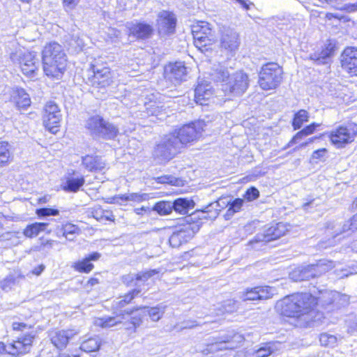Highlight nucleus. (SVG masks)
Segmentation results:
<instances>
[{
    "label": "nucleus",
    "mask_w": 357,
    "mask_h": 357,
    "mask_svg": "<svg viewBox=\"0 0 357 357\" xmlns=\"http://www.w3.org/2000/svg\"><path fill=\"white\" fill-rule=\"evenodd\" d=\"M349 228L351 229V231L354 232L357 230V213L349 220H348Z\"/></svg>",
    "instance_id": "64"
},
{
    "label": "nucleus",
    "mask_w": 357,
    "mask_h": 357,
    "mask_svg": "<svg viewBox=\"0 0 357 357\" xmlns=\"http://www.w3.org/2000/svg\"><path fill=\"white\" fill-rule=\"evenodd\" d=\"M173 207L174 205L170 202H160L154 206L153 210L160 215H168L172 211Z\"/></svg>",
    "instance_id": "47"
},
{
    "label": "nucleus",
    "mask_w": 357,
    "mask_h": 357,
    "mask_svg": "<svg viewBox=\"0 0 357 357\" xmlns=\"http://www.w3.org/2000/svg\"><path fill=\"white\" fill-rule=\"evenodd\" d=\"M341 66L351 77H357V47H347L340 56Z\"/></svg>",
    "instance_id": "14"
},
{
    "label": "nucleus",
    "mask_w": 357,
    "mask_h": 357,
    "mask_svg": "<svg viewBox=\"0 0 357 357\" xmlns=\"http://www.w3.org/2000/svg\"><path fill=\"white\" fill-rule=\"evenodd\" d=\"M335 273L339 278H344L351 275L357 273V262L351 263L347 267L340 270H335Z\"/></svg>",
    "instance_id": "46"
},
{
    "label": "nucleus",
    "mask_w": 357,
    "mask_h": 357,
    "mask_svg": "<svg viewBox=\"0 0 357 357\" xmlns=\"http://www.w3.org/2000/svg\"><path fill=\"white\" fill-rule=\"evenodd\" d=\"M61 231L62 235L69 241H73L75 235L79 234V228L70 223L64 225L62 227Z\"/></svg>",
    "instance_id": "45"
},
{
    "label": "nucleus",
    "mask_w": 357,
    "mask_h": 357,
    "mask_svg": "<svg viewBox=\"0 0 357 357\" xmlns=\"http://www.w3.org/2000/svg\"><path fill=\"white\" fill-rule=\"evenodd\" d=\"M193 35L194 44L195 47L202 52H206L211 49L212 40L211 29L209 24L202 22L201 24L194 26L192 29Z\"/></svg>",
    "instance_id": "11"
},
{
    "label": "nucleus",
    "mask_w": 357,
    "mask_h": 357,
    "mask_svg": "<svg viewBox=\"0 0 357 357\" xmlns=\"http://www.w3.org/2000/svg\"><path fill=\"white\" fill-rule=\"evenodd\" d=\"M82 163L89 172L101 171L105 167V162L98 155H86L82 158Z\"/></svg>",
    "instance_id": "29"
},
{
    "label": "nucleus",
    "mask_w": 357,
    "mask_h": 357,
    "mask_svg": "<svg viewBox=\"0 0 357 357\" xmlns=\"http://www.w3.org/2000/svg\"><path fill=\"white\" fill-rule=\"evenodd\" d=\"M173 209L181 214H186L194 207L193 200L187 198H178L172 202Z\"/></svg>",
    "instance_id": "36"
},
{
    "label": "nucleus",
    "mask_w": 357,
    "mask_h": 357,
    "mask_svg": "<svg viewBox=\"0 0 357 357\" xmlns=\"http://www.w3.org/2000/svg\"><path fill=\"white\" fill-rule=\"evenodd\" d=\"M67 59L51 61L47 57L46 61H43V70L48 77L59 79L66 70Z\"/></svg>",
    "instance_id": "18"
},
{
    "label": "nucleus",
    "mask_w": 357,
    "mask_h": 357,
    "mask_svg": "<svg viewBox=\"0 0 357 357\" xmlns=\"http://www.w3.org/2000/svg\"><path fill=\"white\" fill-rule=\"evenodd\" d=\"M183 148L175 132L165 135L156 145L153 155L161 162L173 158Z\"/></svg>",
    "instance_id": "5"
},
{
    "label": "nucleus",
    "mask_w": 357,
    "mask_h": 357,
    "mask_svg": "<svg viewBox=\"0 0 357 357\" xmlns=\"http://www.w3.org/2000/svg\"><path fill=\"white\" fill-rule=\"evenodd\" d=\"M316 300L312 293H296L284 298L277 304L282 315L295 319V326L307 328L311 326Z\"/></svg>",
    "instance_id": "1"
},
{
    "label": "nucleus",
    "mask_w": 357,
    "mask_h": 357,
    "mask_svg": "<svg viewBox=\"0 0 357 357\" xmlns=\"http://www.w3.org/2000/svg\"><path fill=\"white\" fill-rule=\"evenodd\" d=\"M212 95L211 87L205 83H199L195 89V100L201 105H206L205 102Z\"/></svg>",
    "instance_id": "30"
},
{
    "label": "nucleus",
    "mask_w": 357,
    "mask_h": 357,
    "mask_svg": "<svg viewBox=\"0 0 357 357\" xmlns=\"http://www.w3.org/2000/svg\"><path fill=\"white\" fill-rule=\"evenodd\" d=\"M345 324L347 327V331L353 333L357 331V319L354 316H349L346 320Z\"/></svg>",
    "instance_id": "55"
},
{
    "label": "nucleus",
    "mask_w": 357,
    "mask_h": 357,
    "mask_svg": "<svg viewBox=\"0 0 357 357\" xmlns=\"http://www.w3.org/2000/svg\"><path fill=\"white\" fill-rule=\"evenodd\" d=\"M66 41L69 47L75 52L82 50L84 45V42L80 37V32L79 31H73Z\"/></svg>",
    "instance_id": "38"
},
{
    "label": "nucleus",
    "mask_w": 357,
    "mask_h": 357,
    "mask_svg": "<svg viewBox=\"0 0 357 357\" xmlns=\"http://www.w3.org/2000/svg\"><path fill=\"white\" fill-rule=\"evenodd\" d=\"M165 73L172 82H180L185 79L187 68L183 62L169 63L165 68Z\"/></svg>",
    "instance_id": "23"
},
{
    "label": "nucleus",
    "mask_w": 357,
    "mask_h": 357,
    "mask_svg": "<svg viewBox=\"0 0 357 357\" xmlns=\"http://www.w3.org/2000/svg\"><path fill=\"white\" fill-rule=\"evenodd\" d=\"M136 311H134L132 314L130 316V320L132 322V328H138L142 324L143 317L145 315V312H141L138 313H135Z\"/></svg>",
    "instance_id": "52"
},
{
    "label": "nucleus",
    "mask_w": 357,
    "mask_h": 357,
    "mask_svg": "<svg viewBox=\"0 0 357 357\" xmlns=\"http://www.w3.org/2000/svg\"><path fill=\"white\" fill-rule=\"evenodd\" d=\"M85 183L84 176L79 177L67 176L66 182L63 183V188L65 191L69 192H77Z\"/></svg>",
    "instance_id": "32"
},
{
    "label": "nucleus",
    "mask_w": 357,
    "mask_h": 357,
    "mask_svg": "<svg viewBox=\"0 0 357 357\" xmlns=\"http://www.w3.org/2000/svg\"><path fill=\"white\" fill-rule=\"evenodd\" d=\"M81 0H62L64 10L67 13L72 12L79 5Z\"/></svg>",
    "instance_id": "54"
},
{
    "label": "nucleus",
    "mask_w": 357,
    "mask_h": 357,
    "mask_svg": "<svg viewBox=\"0 0 357 357\" xmlns=\"http://www.w3.org/2000/svg\"><path fill=\"white\" fill-rule=\"evenodd\" d=\"M282 68L278 63H266L259 72V86L264 91L276 89L282 81Z\"/></svg>",
    "instance_id": "4"
},
{
    "label": "nucleus",
    "mask_w": 357,
    "mask_h": 357,
    "mask_svg": "<svg viewBox=\"0 0 357 357\" xmlns=\"http://www.w3.org/2000/svg\"><path fill=\"white\" fill-rule=\"evenodd\" d=\"M275 289L269 286H257L251 289L247 288V301L266 300L275 294Z\"/></svg>",
    "instance_id": "24"
},
{
    "label": "nucleus",
    "mask_w": 357,
    "mask_h": 357,
    "mask_svg": "<svg viewBox=\"0 0 357 357\" xmlns=\"http://www.w3.org/2000/svg\"><path fill=\"white\" fill-rule=\"evenodd\" d=\"M211 77L215 82L221 84V89L225 94L243 91L242 87L244 83V75L242 71L236 72L230 77V73L226 68L218 66L212 70Z\"/></svg>",
    "instance_id": "2"
},
{
    "label": "nucleus",
    "mask_w": 357,
    "mask_h": 357,
    "mask_svg": "<svg viewBox=\"0 0 357 357\" xmlns=\"http://www.w3.org/2000/svg\"><path fill=\"white\" fill-rule=\"evenodd\" d=\"M49 223L47 222H34L28 225L23 231V234L27 238H34L40 232L45 231L48 227Z\"/></svg>",
    "instance_id": "35"
},
{
    "label": "nucleus",
    "mask_w": 357,
    "mask_h": 357,
    "mask_svg": "<svg viewBox=\"0 0 357 357\" xmlns=\"http://www.w3.org/2000/svg\"><path fill=\"white\" fill-rule=\"evenodd\" d=\"M203 131L204 123L202 121L185 124L174 130L183 147L188 144L197 140Z\"/></svg>",
    "instance_id": "12"
},
{
    "label": "nucleus",
    "mask_w": 357,
    "mask_h": 357,
    "mask_svg": "<svg viewBox=\"0 0 357 357\" xmlns=\"http://www.w3.org/2000/svg\"><path fill=\"white\" fill-rule=\"evenodd\" d=\"M47 57H50L51 61L66 59L63 49L61 45L57 43H50L46 45L42 52L43 62L46 61Z\"/></svg>",
    "instance_id": "28"
},
{
    "label": "nucleus",
    "mask_w": 357,
    "mask_h": 357,
    "mask_svg": "<svg viewBox=\"0 0 357 357\" xmlns=\"http://www.w3.org/2000/svg\"><path fill=\"white\" fill-rule=\"evenodd\" d=\"M220 48L227 52H235L240 44L238 33L230 28L223 27L220 38Z\"/></svg>",
    "instance_id": "15"
},
{
    "label": "nucleus",
    "mask_w": 357,
    "mask_h": 357,
    "mask_svg": "<svg viewBox=\"0 0 357 357\" xmlns=\"http://www.w3.org/2000/svg\"><path fill=\"white\" fill-rule=\"evenodd\" d=\"M224 204H226L225 199H220L219 200L211 202L204 207L202 212L203 214L207 213L208 218L215 219L219 214V212L224 208Z\"/></svg>",
    "instance_id": "33"
},
{
    "label": "nucleus",
    "mask_w": 357,
    "mask_h": 357,
    "mask_svg": "<svg viewBox=\"0 0 357 357\" xmlns=\"http://www.w3.org/2000/svg\"><path fill=\"white\" fill-rule=\"evenodd\" d=\"M157 273L155 270H150L139 272L137 274L129 273L123 275L121 280L122 282L128 287H139Z\"/></svg>",
    "instance_id": "20"
},
{
    "label": "nucleus",
    "mask_w": 357,
    "mask_h": 357,
    "mask_svg": "<svg viewBox=\"0 0 357 357\" xmlns=\"http://www.w3.org/2000/svg\"><path fill=\"white\" fill-rule=\"evenodd\" d=\"M309 114L305 109H300L294 115L292 120L291 125L294 130L300 129L303 123L308 121Z\"/></svg>",
    "instance_id": "42"
},
{
    "label": "nucleus",
    "mask_w": 357,
    "mask_h": 357,
    "mask_svg": "<svg viewBox=\"0 0 357 357\" xmlns=\"http://www.w3.org/2000/svg\"><path fill=\"white\" fill-rule=\"evenodd\" d=\"M275 350V344L273 342H267L264 346L255 349L251 354V357H268Z\"/></svg>",
    "instance_id": "41"
},
{
    "label": "nucleus",
    "mask_w": 357,
    "mask_h": 357,
    "mask_svg": "<svg viewBox=\"0 0 357 357\" xmlns=\"http://www.w3.org/2000/svg\"><path fill=\"white\" fill-rule=\"evenodd\" d=\"M12 146L5 141H0V167L6 165L12 159Z\"/></svg>",
    "instance_id": "37"
},
{
    "label": "nucleus",
    "mask_w": 357,
    "mask_h": 357,
    "mask_svg": "<svg viewBox=\"0 0 357 357\" xmlns=\"http://www.w3.org/2000/svg\"><path fill=\"white\" fill-rule=\"evenodd\" d=\"M335 46L331 43L325 45L321 50L310 54L309 59L317 65H328L331 62L332 56L334 54Z\"/></svg>",
    "instance_id": "25"
},
{
    "label": "nucleus",
    "mask_w": 357,
    "mask_h": 357,
    "mask_svg": "<svg viewBox=\"0 0 357 357\" xmlns=\"http://www.w3.org/2000/svg\"><path fill=\"white\" fill-rule=\"evenodd\" d=\"M176 17L172 12L162 10L158 15L157 24L160 34H169L174 32Z\"/></svg>",
    "instance_id": "16"
},
{
    "label": "nucleus",
    "mask_w": 357,
    "mask_h": 357,
    "mask_svg": "<svg viewBox=\"0 0 357 357\" xmlns=\"http://www.w3.org/2000/svg\"><path fill=\"white\" fill-rule=\"evenodd\" d=\"M340 10H344L347 13H354L357 11V3H345L339 8Z\"/></svg>",
    "instance_id": "62"
},
{
    "label": "nucleus",
    "mask_w": 357,
    "mask_h": 357,
    "mask_svg": "<svg viewBox=\"0 0 357 357\" xmlns=\"http://www.w3.org/2000/svg\"><path fill=\"white\" fill-rule=\"evenodd\" d=\"M335 295V299L333 301V312L345 307L349 304L350 296L336 291Z\"/></svg>",
    "instance_id": "43"
},
{
    "label": "nucleus",
    "mask_w": 357,
    "mask_h": 357,
    "mask_svg": "<svg viewBox=\"0 0 357 357\" xmlns=\"http://www.w3.org/2000/svg\"><path fill=\"white\" fill-rule=\"evenodd\" d=\"M166 309V306H163L162 305H158L155 307H134L131 310L139 311L140 310H143L145 312V315L148 314L151 319L153 321H158L161 319L163 314L165 313Z\"/></svg>",
    "instance_id": "31"
},
{
    "label": "nucleus",
    "mask_w": 357,
    "mask_h": 357,
    "mask_svg": "<svg viewBox=\"0 0 357 357\" xmlns=\"http://www.w3.org/2000/svg\"><path fill=\"white\" fill-rule=\"evenodd\" d=\"M318 295L316 291L311 292L312 296L316 300L315 306L320 305L327 312H333V301L335 299V294L336 291H331L327 289H317Z\"/></svg>",
    "instance_id": "19"
},
{
    "label": "nucleus",
    "mask_w": 357,
    "mask_h": 357,
    "mask_svg": "<svg viewBox=\"0 0 357 357\" xmlns=\"http://www.w3.org/2000/svg\"><path fill=\"white\" fill-rule=\"evenodd\" d=\"M264 174L260 168H255L254 170L247 172V182L255 180Z\"/></svg>",
    "instance_id": "60"
},
{
    "label": "nucleus",
    "mask_w": 357,
    "mask_h": 357,
    "mask_svg": "<svg viewBox=\"0 0 357 357\" xmlns=\"http://www.w3.org/2000/svg\"><path fill=\"white\" fill-rule=\"evenodd\" d=\"M307 136L306 133H305L304 130L302 129L300 131H298L289 142V143L287 144V146L284 147V149H286L288 147H290L293 144L297 143L299 140L303 139L304 137Z\"/></svg>",
    "instance_id": "59"
},
{
    "label": "nucleus",
    "mask_w": 357,
    "mask_h": 357,
    "mask_svg": "<svg viewBox=\"0 0 357 357\" xmlns=\"http://www.w3.org/2000/svg\"><path fill=\"white\" fill-rule=\"evenodd\" d=\"M212 347L215 350L232 349L235 347L233 342L229 340L216 342Z\"/></svg>",
    "instance_id": "53"
},
{
    "label": "nucleus",
    "mask_w": 357,
    "mask_h": 357,
    "mask_svg": "<svg viewBox=\"0 0 357 357\" xmlns=\"http://www.w3.org/2000/svg\"><path fill=\"white\" fill-rule=\"evenodd\" d=\"M319 341L322 346L333 347L336 345L337 337L333 335L322 333L320 335Z\"/></svg>",
    "instance_id": "48"
},
{
    "label": "nucleus",
    "mask_w": 357,
    "mask_h": 357,
    "mask_svg": "<svg viewBox=\"0 0 357 357\" xmlns=\"http://www.w3.org/2000/svg\"><path fill=\"white\" fill-rule=\"evenodd\" d=\"M324 135H328L334 146L342 149L354 141L357 136V125L339 126Z\"/></svg>",
    "instance_id": "7"
},
{
    "label": "nucleus",
    "mask_w": 357,
    "mask_h": 357,
    "mask_svg": "<svg viewBox=\"0 0 357 357\" xmlns=\"http://www.w3.org/2000/svg\"><path fill=\"white\" fill-rule=\"evenodd\" d=\"M19 231H6L0 234V243H6L8 246H16L20 243Z\"/></svg>",
    "instance_id": "40"
},
{
    "label": "nucleus",
    "mask_w": 357,
    "mask_h": 357,
    "mask_svg": "<svg viewBox=\"0 0 357 357\" xmlns=\"http://www.w3.org/2000/svg\"><path fill=\"white\" fill-rule=\"evenodd\" d=\"M128 35L137 40H146L149 38L153 32L151 25L144 22L132 23L128 25Z\"/></svg>",
    "instance_id": "21"
},
{
    "label": "nucleus",
    "mask_w": 357,
    "mask_h": 357,
    "mask_svg": "<svg viewBox=\"0 0 357 357\" xmlns=\"http://www.w3.org/2000/svg\"><path fill=\"white\" fill-rule=\"evenodd\" d=\"M36 213L39 217L56 216L59 214V211L56 208H41L37 209Z\"/></svg>",
    "instance_id": "51"
},
{
    "label": "nucleus",
    "mask_w": 357,
    "mask_h": 357,
    "mask_svg": "<svg viewBox=\"0 0 357 357\" xmlns=\"http://www.w3.org/2000/svg\"><path fill=\"white\" fill-rule=\"evenodd\" d=\"M13 100L18 109H26L31 105L29 95L21 88L16 89Z\"/></svg>",
    "instance_id": "34"
},
{
    "label": "nucleus",
    "mask_w": 357,
    "mask_h": 357,
    "mask_svg": "<svg viewBox=\"0 0 357 357\" xmlns=\"http://www.w3.org/2000/svg\"><path fill=\"white\" fill-rule=\"evenodd\" d=\"M76 334L77 332L73 330H61L50 332L49 336L54 346L61 350L66 347L69 340Z\"/></svg>",
    "instance_id": "22"
},
{
    "label": "nucleus",
    "mask_w": 357,
    "mask_h": 357,
    "mask_svg": "<svg viewBox=\"0 0 357 357\" xmlns=\"http://www.w3.org/2000/svg\"><path fill=\"white\" fill-rule=\"evenodd\" d=\"M287 231V229L282 222L276 223L264 229L263 233H258L253 238L249 240L247 246L259 250L266 243L280 238Z\"/></svg>",
    "instance_id": "8"
},
{
    "label": "nucleus",
    "mask_w": 357,
    "mask_h": 357,
    "mask_svg": "<svg viewBox=\"0 0 357 357\" xmlns=\"http://www.w3.org/2000/svg\"><path fill=\"white\" fill-rule=\"evenodd\" d=\"M321 126V123H318L316 122H313L310 123V125L306 126L303 128L305 133H306L308 135L312 134L314 132V131L317 130V128H319Z\"/></svg>",
    "instance_id": "61"
},
{
    "label": "nucleus",
    "mask_w": 357,
    "mask_h": 357,
    "mask_svg": "<svg viewBox=\"0 0 357 357\" xmlns=\"http://www.w3.org/2000/svg\"><path fill=\"white\" fill-rule=\"evenodd\" d=\"M259 197V191L254 186L247 188V202L257 199Z\"/></svg>",
    "instance_id": "58"
},
{
    "label": "nucleus",
    "mask_w": 357,
    "mask_h": 357,
    "mask_svg": "<svg viewBox=\"0 0 357 357\" xmlns=\"http://www.w3.org/2000/svg\"><path fill=\"white\" fill-rule=\"evenodd\" d=\"M226 204H224V206H229L231 209L234 211V213L238 212L241 207L243 206V199H235L232 202L229 203V202H227L225 200Z\"/></svg>",
    "instance_id": "57"
},
{
    "label": "nucleus",
    "mask_w": 357,
    "mask_h": 357,
    "mask_svg": "<svg viewBox=\"0 0 357 357\" xmlns=\"http://www.w3.org/2000/svg\"><path fill=\"white\" fill-rule=\"evenodd\" d=\"M10 59L13 61H19L22 72L25 75L30 77L37 75L40 61L35 52H26L23 54L20 53L19 55L17 53H13L10 55Z\"/></svg>",
    "instance_id": "9"
},
{
    "label": "nucleus",
    "mask_w": 357,
    "mask_h": 357,
    "mask_svg": "<svg viewBox=\"0 0 357 357\" xmlns=\"http://www.w3.org/2000/svg\"><path fill=\"white\" fill-rule=\"evenodd\" d=\"M141 292L138 288L134 289L123 296L119 298V301L116 302V307L121 308L124 307L126 305L130 303Z\"/></svg>",
    "instance_id": "44"
},
{
    "label": "nucleus",
    "mask_w": 357,
    "mask_h": 357,
    "mask_svg": "<svg viewBox=\"0 0 357 357\" xmlns=\"http://www.w3.org/2000/svg\"><path fill=\"white\" fill-rule=\"evenodd\" d=\"M91 70L93 77L91 82L93 85L106 87L112 82V73L108 67L93 64L91 66Z\"/></svg>",
    "instance_id": "17"
},
{
    "label": "nucleus",
    "mask_w": 357,
    "mask_h": 357,
    "mask_svg": "<svg viewBox=\"0 0 357 357\" xmlns=\"http://www.w3.org/2000/svg\"><path fill=\"white\" fill-rule=\"evenodd\" d=\"M133 313V310H123L115 317H105L101 318H96L94 321V324L97 326L102 328H110L121 324L123 320L126 319V316L129 317Z\"/></svg>",
    "instance_id": "27"
},
{
    "label": "nucleus",
    "mask_w": 357,
    "mask_h": 357,
    "mask_svg": "<svg viewBox=\"0 0 357 357\" xmlns=\"http://www.w3.org/2000/svg\"><path fill=\"white\" fill-rule=\"evenodd\" d=\"M16 284L17 278L13 275H9L1 282V287L4 291H8Z\"/></svg>",
    "instance_id": "50"
},
{
    "label": "nucleus",
    "mask_w": 357,
    "mask_h": 357,
    "mask_svg": "<svg viewBox=\"0 0 357 357\" xmlns=\"http://www.w3.org/2000/svg\"><path fill=\"white\" fill-rule=\"evenodd\" d=\"M93 264L89 261L86 258L75 264L74 268L76 271L82 273H89L93 268Z\"/></svg>",
    "instance_id": "49"
},
{
    "label": "nucleus",
    "mask_w": 357,
    "mask_h": 357,
    "mask_svg": "<svg viewBox=\"0 0 357 357\" xmlns=\"http://www.w3.org/2000/svg\"><path fill=\"white\" fill-rule=\"evenodd\" d=\"M61 113L59 106L54 102H47L44 107L43 124L51 132L56 133L60 127Z\"/></svg>",
    "instance_id": "13"
},
{
    "label": "nucleus",
    "mask_w": 357,
    "mask_h": 357,
    "mask_svg": "<svg viewBox=\"0 0 357 357\" xmlns=\"http://www.w3.org/2000/svg\"><path fill=\"white\" fill-rule=\"evenodd\" d=\"M149 198V196L146 193H130L128 199L129 201L139 203L147 200Z\"/></svg>",
    "instance_id": "56"
},
{
    "label": "nucleus",
    "mask_w": 357,
    "mask_h": 357,
    "mask_svg": "<svg viewBox=\"0 0 357 357\" xmlns=\"http://www.w3.org/2000/svg\"><path fill=\"white\" fill-rule=\"evenodd\" d=\"M33 339V335L26 334L7 344L0 342V353L6 352L16 356L26 354L30 351Z\"/></svg>",
    "instance_id": "10"
},
{
    "label": "nucleus",
    "mask_w": 357,
    "mask_h": 357,
    "mask_svg": "<svg viewBox=\"0 0 357 357\" xmlns=\"http://www.w3.org/2000/svg\"><path fill=\"white\" fill-rule=\"evenodd\" d=\"M158 183H173L175 178L171 176H161L155 178Z\"/></svg>",
    "instance_id": "63"
},
{
    "label": "nucleus",
    "mask_w": 357,
    "mask_h": 357,
    "mask_svg": "<svg viewBox=\"0 0 357 357\" xmlns=\"http://www.w3.org/2000/svg\"><path fill=\"white\" fill-rule=\"evenodd\" d=\"M86 128L95 139H112L119 133V129L114 124L98 115L89 118L86 121Z\"/></svg>",
    "instance_id": "6"
},
{
    "label": "nucleus",
    "mask_w": 357,
    "mask_h": 357,
    "mask_svg": "<svg viewBox=\"0 0 357 357\" xmlns=\"http://www.w3.org/2000/svg\"><path fill=\"white\" fill-rule=\"evenodd\" d=\"M334 267L335 261L322 259L315 264L296 268L289 273V278L295 282L309 280L325 274Z\"/></svg>",
    "instance_id": "3"
},
{
    "label": "nucleus",
    "mask_w": 357,
    "mask_h": 357,
    "mask_svg": "<svg viewBox=\"0 0 357 357\" xmlns=\"http://www.w3.org/2000/svg\"><path fill=\"white\" fill-rule=\"evenodd\" d=\"M195 234L192 227L188 225L184 229L174 232L169 237V242L172 248H178L183 243L188 242Z\"/></svg>",
    "instance_id": "26"
},
{
    "label": "nucleus",
    "mask_w": 357,
    "mask_h": 357,
    "mask_svg": "<svg viewBox=\"0 0 357 357\" xmlns=\"http://www.w3.org/2000/svg\"><path fill=\"white\" fill-rule=\"evenodd\" d=\"M100 345V339L98 337H94L82 342L80 349L86 353L94 352L99 350Z\"/></svg>",
    "instance_id": "39"
}]
</instances>
